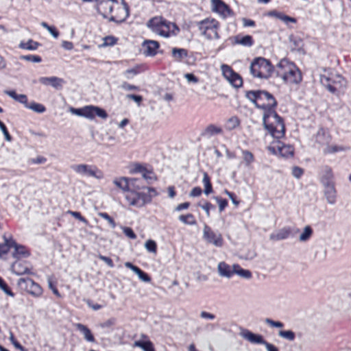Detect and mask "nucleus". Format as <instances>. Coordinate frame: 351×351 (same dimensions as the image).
Here are the masks:
<instances>
[{"instance_id":"1","label":"nucleus","mask_w":351,"mask_h":351,"mask_svg":"<svg viewBox=\"0 0 351 351\" xmlns=\"http://www.w3.org/2000/svg\"><path fill=\"white\" fill-rule=\"evenodd\" d=\"M263 122L265 129L274 138L279 140L285 136V128L283 120L275 110L264 112Z\"/></svg>"},{"instance_id":"2","label":"nucleus","mask_w":351,"mask_h":351,"mask_svg":"<svg viewBox=\"0 0 351 351\" xmlns=\"http://www.w3.org/2000/svg\"><path fill=\"white\" fill-rule=\"evenodd\" d=\"M276 75L289 84H298L302 81V75L298 68L293 63L281 60L276 66Z\"/></svg>"},{"instance_id":"3","label":"nucleus","mask_w":351,"mask_h":351,"mask_svg":"<svg viewBox=\"0 0 351 351\" xmlns=\"http://www.w3.org/2000/svg\"><path fill=\"white\" fill-rule=\"evenodd\" d=\"M147 26L153 32L165 38L176 36L179 32V28L176 24L167 23L160 16L151 19L148 21Z\"/></svg>"},{"instance_id":"4","label":"nucleus","mask_w":351,"mask_h":351,"mask_svg":"<svg viewBox=\"0 0 351 351\" xmlns=\"http://www.w3.org/2000/svg\"><path fill=\"white\" fill-rule=\"evenodd\" d=\"M246 97L257 108L266 111L275 110L277 102L274 97L268 92L263 90L250 91L246 93Z\"/></svg>"},{"instance_id":"5","label":"nucleus","mask_w":351,"mask_h":351,"mask_svg":"<svg viewBox=\"0 0 351 351\" xmlns=\"http://www.w3.org/2000/svg\"><path fill=\"white\" fill-rule=\"evenodd\" d=\"M273 67L270 62L263 58L255 59L250 65V72L254 77L267 78L271 73Z\"/></svg>"},{"instance_id":"6","label":"nucleus","mask_w":351,"mask_h":351,"mask_svg":"<svg viewBox=\"0 0 351 351\" xmlns=\"http://www.w3.org/2000/svg\"><path fill=\"white\" fill-rule=\"evenodd\" d=\"M319 80L323 86L326 87L330 93H335L337 90V85L339 87H344L346 82L340 75H332L324 70V73L319 75Z\"/></svg>"},{"instance_id":"7","label":"nucleus","mask_w":351,"mask_h":351,"mask_svg":"<svg viewBox=\"0 0 351 351\" xmlns=\"http://www.w3.org/2000/svg\"><path fill=\"white\" fill-rule=\"evenodd\" d=\"M218 23L214 19H204L199 22V29L202 35L208 39H218Z\"/></svg>"},{"instance_id":"8","label":"nucleus","mask_w":351,"mask_h":351,"mask_svg":"<svg viewBox=\"0 0 351 351\" xmlns=\"http://www.w3.org/2000/svg\"><path fill=\"white\" fill-rule=\"evenodd\" d=\"M268 150L274 155L279 154L283 158L291 157L293 155V148L290 145H285L279 140L274 141L268 146Z\"/></svg>"},{"instance_id":"9","label":"nucleus","mask_w":351,"mask_h":351,"mask_svg":"<svg viewBox=\"0 0 351 351\" xmlns=\"http://www.w3.org/2000/svg\"><path fill=\"white\" fill-rule=\"evenodd\" d=\"M114 12L110 16L109 19L117 23H121L124 21L129 15V9L123 0H121V3L115 1L114 5Z\"/></svg>"},{"instance_id":"10","label":"nucleus","mask_w":351,"mask_h":351,"mask_svg":"<svg viewBox=\"0 0 351 351\" xmlns=\"http://www.w3.org/2000/svg\"><path fill=\"white\" fill-rule=\"evenodd\" d=\"M17 284L19 286L23 287L28 293L35 298L40 297L43 293L42 288L29 278H19Z\"/></svg>"},{"instance_id":"11","label":"nucleus","mask_w":351,"mask_h":351,"mask_svg":"<svg viewBox=\"0 0 351 351\" xmlns=\"http://www.w3.org/2000/svg\"><path fill=\"white\" fill-rule=\"evenodd\" d=\"M221 69L223 75L232 86L235 88L241 86L243 83L241 77L238 74L234 73L230 66L226 64H222L221 66Z\"/></svg>"},{"instance_id":"12","label":"nucleus","mask_w":351,"mask_h":351,"mask_svg":"<svg viewBox=\"0 0 351 351\" xmlns=\"http://www.w3.org/2000/svg\"><path fill=\"white\" fill-rule=\"evenodd\" d=\"M73 169L76 173L81 176H89L98 180L103 178L102 173L95 167L92 168L90 166L85 164L75 165L73 167Z\"/></svg>"},{"instance_id":"13","label":"nucleus","mask_w":351,"mask_h":351,"mask_svg":"<svg viewBox=\"0 0 351 351\" xmlns=\"http://www.w3.org/2000/svg\"><path fill=\"white\" fill-rule=\"evenodd\" d=\"M203 237L209 243H212L216 247H221L223 239L220 234H216L211 229L204 226L203 228Z\"/></svg>"},{"instance_id":"14","label":"nucleus","mask_w":351,"mask_h":351,"mask_svg":"<svg viewBox=\"0 0 351 351\" xmlns=\"http://www.w3.org/2000/svg\"><path fill=\"white\" fill-rule=\"evenodd\" d=\"M212 10L218 13L223 18H226L232 14V12L228 6L221 0H211Z\"/></svg>"},{"instance_id":"15","label":"nucleus","mask_w":351,"mask_h":351,"mask_svg":"<svg viewBox=\"0 0 351 351\" xmlns=\"http://www.w3.org/2000/svg\"><path fill=\"white\" fill-rule=\"evenodd\" d=\"M115 1V0L101 1L98 3L97 9L104 18L110 17L114 9Z\"/></svg>"},{"instance_id":"16","label":"nucleus","mask_w":351,"mask_h":351,"mask_svg":"<svg viewBox=\"0 0 351 351\" xmlns=\"http://www.w3.org/2000/svg\"><path fill=\"white\" fill-rule=\"evenodd\" d=\"M136 179L128 180L125 178H120L114 180V184L124 191H128L131 186L140 189L141 187L138 185L136 186Z\"/></svg>"},{"instance_id":"17","label":"nucleus","mask_w":351,"mask_h":351,"mask_svg":"<svg viewBox=\"0 0 351 351\" xmlns=\"http://www.w3.org/2000/svg\"><path fill=\"white\" fill-rule=\"evenodd\" d=\"M241 336L252 343L263 344L265 346L268 343L261 335L254 334L247 330H243L241 332Z\"/></svg>"},{"instance_id":"18","label":"nucleus","mask_w":351,"mask_h":351,"mask_svg":"<svg viewBox=\"0 0 351 351\" xmlns=\"http://www.w3.org/2000/svg\"><path fill=\"white\" fill-rule=\"evenodd\" d=\"M143 53L147 56L156 55L159 44L155 40H145L142 45Z\"/></svg>"},{"instance_id":"19","label":"nucleus","mask_w":351,"mask_h":351,"mask_svg":"<svg viewBox=\"0 0 351 351\" xmlns=\"http://www.w3.org/2000/svg\"><path fill=\"white\" fill-rule=\"evenodd\" d=\"M125 266L135 273L141 281L144 282H149L151 281L150 277L146 273L143 272L138 267L132 265L131 263L126 262L125 263Z\"/></svg>"},{"instance_id":"20","label":"nucleus","mask_w":351,"mask_h":351,"mask_svg":"<svg viewBox=\"0 0 351 351\" xmlns=\"http://www.w3.org/2000/svg\"><path fill=\"white\" fill-rule=\"evenodd\" d=\"M217 271L221 277L230 278L233 274V267L224 262H220L217 265Z\"/></svg>"},{"instance_id":"21","label":"nucleus","mask_w":351,"mask_h":351,"mask_svg":"<svg viewBox=\"0 0 351 351\" xmlns=\"http://www.w3.org/2000/svg\"><path fill=\"white\" fill-rule=\"evenodd\" d=\"M4 243L0 245V256L8 254L10 247H13L16 251L19 249V245L12 239H8L5 237Z\"/></svg>"},{"instance_id":"22","label":"nucleus","mask_w":351,"mask_h":351,"mask_svg":"<svg viewBox=\"0 0 351 351\" xmlns=\"http://www.w3.org/2000/svg\"><path fill=\"white\" fill-rule=\"evenodd\" d=\"M75 327L84 335V339L86 341L90 343H94L95 341L90 330L87 326L82 324H77Z\"/></svg>"},{"instance_id":"23","label":"nucleus","mask_w":351,"mask_h":351,"mask_svg":"<svg viewBox=\"0 0 351 351\" xmlns=\"http://www.w3.org/2000/svg\"><path fill=\"white\" fill-rule=\"evenodd\" d=\"M39 80L43 84H51L55 88H61L63 83V80L57 77H41Z\"/></svg>"},{"instance_id":"24","label":"nucleus","mask_w":351,"mask_h":351,"mask_svg":"<svg viewBox=\"0 0 351 351\" xmlns=\"http://www.w3.org/2000/svg\"><path fill=\"white\" fill-rule=\"evenodd\" d=\"M39 43L34 41L32 39L27 40H21L19 43V47L23 50L35 51L38 49Z\"/></svg>"},{"instance_id":"25","label":"nucleus","mask_w":351,"mask_h":351,"mask_svg":"<svg viewBox=\"0 0 351 351\" xmlns=\"http://www.w3.org/2000/svg\"><path fill=\"white\" fill-rule=\"evenodd\" d=\"M12 269L17 276H21L25 274H32L29 269L20 262H15L12 266Z\"/></svg>"},{"instance_id":"26","label":"nucleus","mask_w":351,"mask_h":351,"mask_svg":"<svg viewBox=\"0 0 351 351\" xmlns=\"http://www.w3.org/2000/svg\"><path fill=\"white\" fill-rule=\"evenodd\" d=\"M325 195L329 204H332L335 202V190L332 184L327 183L325 186Z\"/></svg>"},{"instance_id":"27","label":"nucleus","mask_w":351,"mask_h":351,"mask_svg":"<svg viewBox=\"0 0 351 351\" xmlns=\"http://www.w3.org/2000/svg\"><path fill=\"white\" fill-rule=\"evenodd\" d=\"M290 231L288 229L282 228L275 233L270 234L269 238L273 241L285 239L289 237Z\"/></svg>"},{"instance_id":"28","label":"nucleus","mask_w":351,"mask_h":351,"mask_svg":"<svg viewBox=\"0 0 351 351\" xmlns=\"http://www.w3.org/2000/svg\"><path fill=\"white\" fill-rule=\"evenodd\" d=\"M232 267L233 274H236L240 277L248 279L252 276L249 270L242 269L239 265L234 264Z\"/></svg>"},{"instance_id":"29","label":"nucleus","mask_w":351,"mask_h":351,"mask_svg":"<svg viewBox=\"0 0 351 351\" xmlns=\"http://www.w3.org/2000/svg\"><path fill=\"white\" fill-rule=\"evenodd\" d=\"M125 199L130 205L140 207V200L138 199V193L131 192L126 195Z\"/></svg>"},{"instance_id":"30","label":"nucleus","mask_w":351,"mask_h":351,"mask_svg":"<svg viewBox=\"0 0 351 351\" xmlns=\"http://www.w3.org/2000/svg\"><path fill=\"white\" fill-rule=\"evenodd\" d=\"M202 182L204 185V193L205 195H208L213 192V188L210 182V178L206 172L203 173Z\"/></svg>"},{"instance_id":"31","label":"nucleus","mask_w":351,"mask_h":351,"mask_svg":"<svg viewBox=\"0 0 351 351\" xmlns=\"http://www.w3.org/2000/svg\"><path fill=\"white\" fill-rule=\"evenodd\" d=\"M172 55L176 60L180 61L187 57V51L184 49L173 48Z\"/></svg>"},{"instance_id":"32","label":"nucleus","mask_w":351,"mask_h":351,"mask_svg":"<svg viewBox=\"0 0 351 351\" xmlns=\"http://www.w3.org/2000/svg\"><path fill=\"white\" fill-rule=\"evenodd\" d=\"M241 152L243 154V160L245 167H250L254 160V158L252 153L247 150H243Z\"/></svg>"},{"instance_id":"33","label":"nucleus","mask_w":351,"mask_h":351,"mask_svg":"<svg viewBox=\"0 0 351 351\" xmlns=\"http://www.w3.org/2000/svg\"><path fill=\"white\" fill-rule=\"evenodd\" d=\"M145 250L153 254H156L157 252V245L155 241L152 239H148L144 244Z\"/></svg>"},{"instance_id":"34","label":"nucleus","mask_w":351,"mask_h":351,"mask_svg":"<svg viewBox=\"0 0 351 351\" xmlns=\"http://www.w3.org/2000/svg\"><path fill=\"white\" fill-rule=\"evenodd\" d=\"M313 233V230L309 226H306L303 230V232L300 234L299 237V240L300 241H306L308 240Z\"/></svg>"},{"instance_id":"35","label":"nucleus","mask_w":351,"mask_h":351,"mask_svg":"<svg viewBox=\"0 0 351 351\" xmlns=\"http://www.w3.org/2000/svg\"><path fill=\"white\" fill-rule=\"evenodd\" d=\"M134 345L141 348L143 351H154L152 344L149 341H136Z\"/></svg>"},{"instance_id":"36","label":"nucleus","mask_w":351,"mask_h":351,"mask_svg":"<svg viewBox=\"0 0 351 351\" xmlns=\"http://www.w3.org/2000/svg\"><path fill=\"white\" fill-rule=\"evenodd\" d=\"M83 117L87 118L88 119H93L95 117L94 113V106H88L83 108Z\"/></svg>"},{"instance_id":"37","label":"nucleus","mask_w":351,"mask_h":351,"mask_svg":"<svg viewBox=\"0 0 351 351\" xmlns=\"http://www.w3.org/2000/svg\"><path fill=\"white\" fill-rule=\"evenodd\" d=\"M222 130L220 127H218L215 125H209L205 129V133L208 135L212 136L217 134L221 133Z\"/></svg>"},{"instance_id":"38","label":"nucleus","mask_w":351,"mask_h":351,"mask_svg":"<svg viewBox=\"0 0 351 351\" xmlns=\"http://www.w3.org/2000/svg\"><path fill=\"white\" fill-rule=\"evenodd\" d=\"M138 199L140 200V207L143 206L146 204L152 202V195L145 193H138Z\"/></svg>"},{"instance_id":"39","label":"nucleus","mask_w":351,"mask_h":351,"mask_svg":"<svg viewBox=\"0 0 351 351\" xmlns=\"http://www.w3.org/2000/svg\"><path fill=\"white\" fill-rule=\"evenodd\" d=\"M26 108L38 113H42L45 111L44 106L35 102H32L29 104H28Z\"/></svg>"},{"instance_id":"40","label":"nucleus","mask_w":351,"mask_h":351,"mask_svg":"<svg viewBox=\"0 0 351 351\" xmlns=\"http://www.w3.org/2000/svg\"><path fill=\"white\" fill-rule=\"evenodd\" d=\"M278 335L283 339L289 341H293L295 339V333L292 330H280Z\"/></svg>"},{"instance_id":"41","label":"nucleus","mask_w":351,"mask_h":351,"mask_svg":"<svg viewBox=\"0 0 351 351\" xmlns=\"http://www.w3.org/2000/svg\"><path fill=\"white\" fill-rule=\"evenodd\" d=\"M179 219L184 223L188 225H195V220L191 214H187L186 215H180Z\"/></svg>"},{"instance_id":"42","label":"nucleus","mask_w":351,"mask_h":351,"mask_svg":"<svg viewBox=\"0 0 351 351\" xmlns=\"http://www.w3.org/2000/svg\"><path fill=\"white\" fill-rule=\"evenodd\" d=\"M237 43L243 46H251L252 45V38L250 36H245L240 40L237 42Z\"/></svg>"},{"instance_id":"43","label":"nucleus","mask_w":351,"mask_h":351,"mask_svg":"<svg viewBox=\"0 0 351 351\" xmlns=\"http://www.w3.org/2000/svg\"><path fill=\"white\" fill-rule=\"evenodd\" d=\"M94 113H95V115H97V117H99L103 119H106L108 117L106 111L104 109H102L99 107H97V106H94Z\"/></svg>"},{"instance_id":"44","label":"nucleus","mask_w":351,"mask_h":351,"mask_svg":"<svg viewBox=\"0 0 351 351\" xmlns=\"http://www.w3.org/2000/svg\"><path fill=\"white\" fill-rule=\"evenodd\" d=\"M143 178L148 182L155 180L156 177L152 171H149L145 169V171L142 173Z\"/></svg>"},{"instance_id":"45","label":"nucleus","mask_w":351,"mask_h":351,"mask_svg":"<svg viewBox=\"0 0 351 351\" xmlns=\"http://www.w3.org/2000/svg\"><path fill=\"white\" fill-rule=\"evenodd\" d=\"M122 230L126 237L131 239H135L136 236L135 233L133 232L132 229L129 227H123Z\"/></svg>"},{"instance_id":"46","label":"nucleus","mask_w":351,"mask_h":351,"mask_svg":"<svg viewBox=\"0 0 351 351\" xmlns=\"http://www.w3.org/2000/svg\"><path fill=\"white\" fill-rule=\"evenodd\" d=\"M21 59L36 63L41 62V58L38 56H23Z\"/></svg>"},{"instance_id":"47","label":"nucleus","mask_w":351,"mask_h":351,"mask_svg":"<svg viewBox=\"0 0 351 351\" xmlns=\"http://www.w3.org/2000/svg\"><path fill=\"white\" fill-rule=\"evenodd\" d=\"M0 288L3 291V292L9 296L13 297V293L8 289V286L3 282V280L0 278Z\"/></svg>"},{"instance_id":"48","label":"nucleus","mask_w":351,"mask_h":351,"mask_svg":"<svg viewBox=\"0 0 351 351\" xmlns=\"http://www.w3.org/2000/svg\"><path fill=\"white\" fill-rule=\"evenodd\" d=\"M99 215L100 217H101L103 219H106V221H108V222L110 224V226H112V228H114L116 226V224H115V222L114 221V220L112 219V218H111L107 213H100L99 214Z\"/></svg>"},{"instance_id":"49","label":"nucleus","mask_w":351,"mask_h":351,"mask_svg":"<svg viewBox=\"0 0 351 351\" xmlns=\"http://www.w3.org/2000/svg\"><path fill=\"white\" fill-rule=\"evenodd\" d=\"M214 199L218 203L219 210L220 212H221L224 209V208L227 206V204H228L227 201L226 199H219L217 197H215Z\"/></svg>"},{"instance_id":"50","label":"nucleus","mask_w":351,"mask_h":351,"mask_svg":"<svg viewBox=\"0 0 351 351\" xmlns=\"http://www.w3.org/2000/svg\"><path fill=\"white\" fill-rule=\"evenodd\" d=\"M116 39L112 36H107L104 39L103 46H112L115 44Z\"/></svg>"},{"instance_id":"51","label":"nucleus","mask_w":351,"mask_h":351,"mask_svg":"<svg viewBox=\"0 0 351 351\" xmlns=\"http://www.w3.org/2000/svg\"><path fill=\"white\" fill-rule=\"evenodd\" d=\"M265 322L270 326L274 328H282L283 326L282 323H281L280 322H275L269 318H267L265 319Z\"/></svg>"},{"instance_id":"52","label":"nucleus","mask_w":351,"mask_h":351,"mask_svg":"<svg viewBox=\"0 0 351 351\" xmlns=\"http://www.w3.org/2000/svg\"><path fill=\"white\" fill-rule=\"evenodd\" d=\"M69 213L73 216L74 217L75 219H78L79 221L84 223L85 224H86L88 223V221H86V219L83 217L81 214L78 212H75V211H69Z\"/></svg>"},{"instance_id":"53","label":"nucleus","mask_w":351,"mask_h":351,"mask_svg":"<svg viewBox=\"0 0 351 351\" xmlns=\"http://www.w3.org/2000/svg\"><path fill=\"white\" fill-rule=\"evenodd\" d=\"M302 173L303 170L298 167H294L292 169V174L297 179L300 178Z\"/></svg>"},{"instance_id":"54","label":"nucleus","mask_w":351,"mask_h":351,"mask_svg":"<svg viewBox=\"0 0 351 351\" xmlns=\"http://www.w3.org/2000/svg\"><path fill=\"white\" fill-rule=\"evenodd\" d=\"M15 101H17L21 104H23L25 107H27V106L28 104L27 97L25 95H23V94L18 95Z\"/></svg>"},{"instance_id":"55","label":"nucleus","mask_w":351,"mask_h":351,"mask_svg":"<svg viewBox=\"0 0 351 351\" xmlns=\"http://www.w3.org/2000/svg\"><path fill=\"white\" fill-rule=\"evenodd\" d=\"M228 123L230 124V128L234 129L239 126L240 122L237 117H231L229 119Z\"/></svg>"},{"instance_id":"56","label":"nucleus","mask_w":351,"mask_h":351,"mask_svg":"<svg viewBox=\"0 0 351 351\" xmlns=\"http://www.w3.org/2000/svg\"><path fill=\"white\" fill-rule=\"evenodd\" d=\"M184 77L189 82L197 83L198 79L193 73H186Z\"/></svg>"},{"instance_id":"57","label":"nucleus","mask_w":351,"mask_h":351,"mask_svg":"<svg viewBox=\"0 0 351 351\" xmlns=\"http://www.w3.org/2000/svg\"><path fill=\"white\" fill-rule=\"evenodd\" d=\"M202 194V189L199 187H194L190 192L191 197H198Z\"/></svg>"},{"instance_id":"58","label":"nucleus","mask_w":351,"mask_h":351,"mask_svg":"<svg viewBox=\"0 0 351 351\" xmlns=\"http://www.w3.org/2000/svg\"><path fill=\"white\" fill-rule=\"evenodd\" d=\"M62 47L66 50H72L73 48V45L70 41L64 40L62 42Z\"/></svg>"},{"instance_id":"59","label":"nucleus","mask_w":351,"mask_h":351,"mask_svg":"<svg viewBox=\"0 0 351 351\" xmlns=\"http://www.w3.org/2000/svg\"><path fill=\"white\" fill-rule=\"evenodd\" d=\"M145 168L143 165L140 164H135L134 165L132 171L135 173H141L142 174L143 172L145 171Z\"/></svg>"},{"instance_id":"60","label":"nucleus","mask_w":351,"mask_h":351,"mask_svg":"<svg viewBox=\"0 0 351 351\" xmlns=\"http://www.w3.org/2000/svg\"><path fill=\"white\" fill-rule=\"evenodd\" d=\"M343 150H345V149L342 148V147H337V146H331V147H328L325 152L326 153H332V152H338V151H343Z\"/></svg>"},{"instance_id":"61","label":"nucleus","mask_w":351,"mask_h":351,"mask_svg":"<svg viewBox=\"0 0 351 351\" xmlns=\"http://www.w3.org/2000/svg\"><path fill=\"white\" fill-rule=\"evenodd\" d=\"M121 88L124 90H138V88L136 86H134V85H130L128 83H123L121 84Z\"/></svg>"},{"instance_id":"62","label":"nucleus","mask_w":351,"mask_h":351,"mask_svg":"<svg viewBox=\"0 0 351 351\" xmlns=\"http://www.w3.org/2000/svg\"><path fill=\"white\" fill-rule=\"evenodd\" d=\"M128 98H130L132 100H134L135 102H136L138 104H140V103L142 101V97L140 95H128Z\"/></svg>"},{"instance_id":"63","label":"nucleus","mask_w":351,"mask_h":351,"mask_svg":"<svg viewBox=\"0 0 351 351\" xmlns=\"http://www.w3.org/2000/svg\"><path fill=\"white\" fill-rule=\"evenodd\" d=\"M99 258L102 260L103 261H104L109 267H113V263H112V260L107 257V256H102V255H100L99 256Z\"/></svg>"},{"instance_id":"64","label":"nucleus","mask_w":351,"mask_h":351,"mask_svg":"<svg viewBox=\"0 0 351 351\" xmlns=\"http://www.w3.org/2000/svg\"><path fill=\"white\" fill-rule=\"evenodd\" d=\"M47 31L49 32V34L54 38H57L59 36L58 32L56 29L54 27L51 26Z\"/></svg>"}]
</instances>
